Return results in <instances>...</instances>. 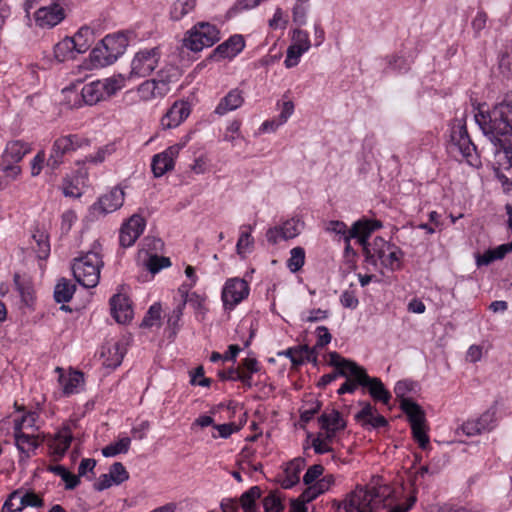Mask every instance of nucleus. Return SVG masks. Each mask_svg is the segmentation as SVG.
<instances>
[{
  "mask_svg": "<svg viewBox=\"0 0 512 512\" xmlns=\"http://www.w3.org/2000/svg\"><path fill=\"white\" fill-rule=\"evenodd\" d=\"M329 364L336 368V371L343 377H355L359 370L362 368L354 361L345 359L340 356L337 352L329 353Z\"/></svg>",
  "mask_w": 512,
  "mask_h": 512,
  "instance_id": "nucleus-35",
  "label": "nucleus"
},
{
  "mask_svg": "<svg viewBox=\"0 0 512 512\" xmlns=\"http://www.w3.org/2000/svg\"><path fill=\"white\" fill-rule=\"evenodd\" d=\"M340 302L345 308L355 309L358 304V298L353 291H344L340 296Z\"/></svg>",
  "mask_w": 512,
  "mask_h": 512,
  "instance_id": "nucleus-62",
  "label": "nucleus"
},
{
  "mask_svg": "<svg viewBox=\"0 0 512 512\" xmlns=\"http://www.w3.org/2000/svg\"><path fill=\"white\" fill-rule=\"evenodd\" d=\"M376 497L373 490L357 488L345 500L344 508L348 512H375L378 504Z\"/></svg>",
  "mask_w": 512,
  "mask_h": 512,
  "instance_id": "nucleus-15",
  "label": "nucleus"
},
{
  "mask_svg": "<svg viewBox=\"0 0 512 512\" xmlns=\"http://www.w3.org/2000/svg\"><path fill=\"white\" fill-rule=\"evenodd\" d=\"M332 439L326 438V433H319L313 440L312 446L317 454H325L331 451L330 442Z\"/></svg>",
  "mask_w": 512,
  "mask_h": 512,
  "instance_id": "nucleus-55",
  "label": "nucleus"
},
{
  "mask_svg": "<svg viewBox=\"0 0 512 512\" xmlns=\"http://www.w3.org/2000/svg\"><path fill=\"white\" fill-rule=\"evenodd\" d=\"M305 467V460L302 458H295L291 460L284 470V475L280 480L281 486L284 489H290L300 480V473Z\"/></svg>",
  "mask_w": 512,
  "mask_h": 512,
  "instance_id": "nucleus-34",
  "label": "nucleus"
},
{
  "mask_svg": "<svg viewBox=\"0 0 512 512\" xmlns=\"http://www.w3.org/2000/svg\"><path fill=\"white\" fill-rule=\"evenodd\" d=\"M109 477L114 481V485H120L129 478V473L120 462H115L109 470Z\"/></svg>",
  "mask_w": 512,
  "mask_h": 512,
  "instance_id": "nucleus-50",
  "label": "nucleus"
},
{
  "mask_svg": "<svg viewBox=\"0 0 512 512\" xmlns=\"http://www.w3.org/2000/svg\"><path fill=\"white\" fill-rule=\"evenodd\" d=\"M68 9V3L65 0H52L36 10V25L46 29L53 28L65 19Z\"/></svg>",
  "mask_w": 512,
  "mask_h": 512,
  "instance_id": "nucleus-11",
  "label": "nucleus"
},
{
  "mask_svg": "<svg viewBox=\"0 0 512 512\" xmlns=\"http://www.w3.org/2000/svg\"><path fill=\"white\" fill-rule=\"evenodd\" d=\"M244 102L242 92L238 89L231 90L225 97H223L215 109V113L220 116L227 114L230 111L236 110Z\"/></svg>",
  "mask_w": 512,
  "mask_h": 512,
  "instance_id": "nucleus-36",
  "label": "nucleus"
},
{
  "mask_svg": "<svg viewBox=\"0 0 512 512\" xmlns=\"http://www.w3.org/2000/svg\"><path fill=\"white\" fill-rule=\"evenodd\" d=\"M62 192L66 197L79 198L82 195V190L79 186V178L66 177L63 179Z\"/></svg>",
  "mask_w": 512,
  "mask_h": 512,
  "instance_id": "nucleus-48",
  "label": "nucleus"
},
{
  "mask_svg": "<svg viewBox=\"0 0 512 512\" xmlns=\"http://www.w3.org/2000/svg\"><path fill=\"white\" fill-rule=\"evenodd\" d=\"M252 226L244 225L237 241L236 249L239 255H244L253 246L254 240L251 236Z\"/></svg>",
  "mask_w": 512,
  "mask_h": 512,
  "instance_id": "nucleus-45",
  "label": "nucleus"
},
{
  "mask_svg": "<svg viewBox=\"0 0 512 512\" xmlns=\"http://www.w3.org/2000/svg\"><path fill=\"white\" fill-rule=\"evenodd\" d=\"M38 415L35 412H28L25 415H23L20 419L14 420V427H17L19 425L20 430H23L24 428H32L35 425L36 419Z\"/></svg>",
  "mask_w": 512,
  "mask_h": 512,
  "instance_id": "nucleus-60",
  "label": "nucleus"
},
{
  "mask_svg": "<svg viewBox=\"0 0 512 512\" xmlns=\"http://www.w3.org/2000/svg\"><path fill=\"white\" fill-rule=\"evenodd\" d=\"M357 382L369 388L371 397L383 404L387 405L391 399V393L384 387V384L379 378L369 377L365 369L362 367L355 376Z\"/></svg>",
  "mask_w": 512,
  "mask_h": 512,
  "instance_id": "nucleus-22",
  "label": "nucleus"
},
{
  "mask_svg": "<svg viewBox=\"0 0 512 512\" xmlns=\"http://www.w3.org/2000/svg\"><path fill=\"white\" fill-rule=\"evenodd\" d=\"M292 45L300 48L302 51L307 52L311 46L308 33L301 29L294 30L292 36Z\"/></svg>",
  "mask_w": 512,
  "mask_h": 512,
  "instance_id": "nucleus-52",
  "label": "nucleus"
},
{
  "mask_svg": "<svg viewBox=\"0 0 512 512\" xmlns=\"http://www.w3.org/2000/svg\"><path fill=\"white\" fill-rule=\"evenodd\" d=\"M287 20L284 16L282 9L277 8L272 19L269 21V26L272 29H284L286 27Z\"/></svg>",
  "mask_w": 512,
  "mask_h": 512,
  "instance_id": "nucleus-64",
  "label": "nucleus"
},
{
  "mask_svg": "<svg viewBox=\"0 0 512 512\" xmlns=\"http://www.w3.org/2000/svg\"><path fill=\"white\" fill-rule=\"evenodd\" d=\"M131 444L129 437H123L118 441L111 443L102 449V454L105 457H114L121 453H127Z\"/></svg>",
  "mask_w": 512,
  "mask_h": 512,
  "instance_id": "nucleus-44",
  "label": "nucleus"
},
{
  "mask_svg": "<svg viewBox=\"0 0 512 512\" xmlns=\"http://www.w3.org/2000/svg\"><path fill=\"white\" fill-rule=\"evenodd\" d=\"M306 1L298 0L293 8V21L298 25L306 22L307 5Z\"/></svg>",
  "mask_w": 512,
  "mask_h": 512,
  "instance_id": "nucleus-57",
  "label": "nucleus"
},
{
  "mask_svg": "<svg viewBox=\"0 0 512 512\" xmlns=\"http://www.w3.org/2000/svg\"><path fill=\"white\" fill-rule=\"evenodd\" d=\"M45 161H46L45 151L40 150L30 162L31 175L33 177H36L41 173V171L44 167Z\"/></svg>",
  "mask_w": 512,
  "mask_h": 512,
  "instance_id": "nucleus-56",
  "label": "nucleus"
},
{
  "mask_svg": "<svg viewBox=\"0 0 512 512\" xmlns=\"http://www.w3.org/2000/svg\"><path fill=\"white\" fill-rule=\"evenodd\" d=\"M400 408L407 415L410 425H422L426 423L423 409L412 399H403Z\"/></svg>",
  "mask_w": 512,
  "mask_h": 512,
  "instance_id": "nucleus-37",
  "label": "nucleus"
},
{
  "mask_svg": "<svg viewBox=\"0 0 512 512\" xmlns=\"http://www.w3.org/2000/svg\"><path fill=\"white\" fill-rule=\"evenodd\" d=\"M178 71L174 66H167L159 71L157 78L146 80L137 88V94L142 101H152L163 98L170 92V83L174 81Z\"/></svg>",
  "mask_w": 512,
  "mask_h": 512,
  "instance_id": "nucleus-5",
  "label": "nucleus"
},
{
  "mask_svg": "<svg viewBox=\"0 0 512 512\" xmlns=\"http://www.w3.org/2000/svg\"><path fill=\"white\" fill-rule=\"evenodd\" d=\"M260 496L261 490L258 486H253L243 493L240 498V505L244 512H259L255 502Z\"/></svg>",
  "mask_w": 512,
  "mask_h": 512,
  "instance_id": "nucleus-42",
  "label": "nucleus"
},
{
  "mask_svg": "<svg viewBox=\"0 0 512 512\" xmlns=\"http://www.w3.org/2000/svg\"><path fill=\"white\" fill-rule=\"evenodd\" d=\"M372 253L375 254L374 259H367L372 264H376L379 260L381 264L391 270L400 267V252L388 245L383 239H376Z\"/></svg>",
  "mask_w": 512,
  "mask_h": 512,
  "instance_id": "nucleus-21",
  "label": "nucleus"
},
{
  "mask_svg": "<svg viewBox=\"0 0 512 512\" xmlns=\"http://www.w3.org/2000/svg\"><path fill=\"white\" fill-rule=\"evenodd\" d=\"M103 265L101 246L98 243H94L90 251L73 260V276L83 287L94 288L99 283Z\"/></svg>",
  "mask_w": 512,
  "mask_h": 512,
  "instance_id": "nucleus-2",
  "label": "nucleus"
},
{
  "mask_svg": "<svg viewBox=\"0 0 512 512\" xmlns=\"http://www.w3.org/2000/svg\"><path fill=\"white\" fill-rule=\"evenodd\" d=\"M512 250V244H503L494 249H488L483 254H477L476 264L478 267L487 266L496 260L503 259Z\"/></svg>",
  "mask_w": 512,
  "mask_h": 512,
  "instance_id": "nucleus-38",
  "label": "nucleus"
},
{
  "mask_svg": "<svg viewBox=\"0 0 512 512\" xmlns=\"http://www.w3.org/2000/svg\"><path fill=\"white\" fill-rule=\"evenodd\" d=\"M42 499L34 492L17 489L10 493L2 506V512H21L25 507H41Z\"/></svg>",
  "mask_w": 512,
  "mask_h": 512,
  "instance_id": "nucleus-18",
  "label": "nucleus"
},
{
  "mask_svg": "<svg viewBox=\"0 0 512 512\" xmlns=\"http://www.w3.org/2000/svg\"><path fill=\"white\" fill-rule=\"evenodd\" d=\"M493 145L494 166L497 171V177L503 184H506L508 179L499 173V170H512V139L502 141L499 139H489Z\"/></svg>",
  "mask_w": 512,
  "mask_h": 512,
  "instance_id": "nucleus-17",
  "label": "nucleus"
},
{
  "mask_svg": "<svg viewBox=\"0 0 512 512\" xmlns=\"http://www.w3.org/2000/svg\"><path fill=\"white\" fill-rule=\"evenodd\" d=\"M218 376L223 381H241L245 387H252L250 374H245L240 367L219 371Z\"/></svg>",
  "mask_w": 512,
  "mask_h": 512,
  "instance_id": "nucleus-41",
  "label": "nucleus"
},
{
  "mask_svg": "<svg viewBox=\"0 0 512 512\" xmlns=\"http://www.w3.org/2000/svg\"><path fill=\"white\" fill-rule=\"evenodd\" d=\"M128 44L129 37L125 32L106 35L91 51L89 55L91 64L94 67H105L113 64L124 54Z\"/></svg>",
  "mask_w": 512,
  "mask_h": 512,
  "instance_id": "nucleus-3",
  "label": "nucleus"
},
{
  "mask_svg": "<svg viewBox=\"0 0 512 512\" xmlns=\"http://www.w3.org/2000/svg\"><path fill=\"white\" fill-rule=\"evenodd\" d=\"M89 43H78L70 37H65L54 46V56L59 62L73 59L77 54L84 53L88 50Z\"/></svg>",
  "mask_w": 512,
  "mask_h": 512,
  "instance_id": "nucleus-29",
  "label": "nucleus"
},
{
  "mask_svg": "<svg viewBox=\"0 0 512 512\" xmlns=\"http://www.w3.org/2000/svg\"><path fill=\"white\" fill-rule=\"evenodd\" d=\"M183 298V302L180 305L185 306V304L190 305L197 315H201L202 317L206 313L205 307V297L197 294L196 292H179Z\"/></svg>",
  "mask_w": 512,
  "mask_h": 512,
  "instance_id": "nucleus-40",
  "label": "nucleus"
},
{
  "mask_svg": "<svg viewBox=\"0 0 512 512\" xmlns=\"http://www.w3.org/2000/svg\"><path fill=\"white\" fill-rule=\"evenodd\" d=\"M411 430L413 438L418 443L419 447L423 450L427 449L429 446V436L427 434L428 427L426 423L422 425H412Z\"/></svg>",
  "mask_w": 512,
  "mask_h": 512,
  "instance_id": "nucleus-49",
  "label": "nucleus"
},
{
  "mask_svg": "<svg viewBox=\"0 0 512 512\" xmlns=\"http://www.w3.org/2000/svg\"><path fill=\"white\" fill-rule=\"evenodd\" d=\"M126 353V343L123 340L108 341L101 349L103 365L109 368L118 367Z\"/></svg>",
  "mask_w": 512,
  "mask_h": 512,
  "instance_id": "nucleus-28",
  "label": "nucleus"
},
{
  "mask_svg": "<svg viewBox=\"0 0 512 512\" xmlns=\"http://www.w3.org/2000/svg\"><path fill=\"white\" fill-rule=\"evenodd\" d=\"M84 145H88V141L76 134L57 138L52 144L49 157L46 161L47 167L52 171L57 170L63 164L66 155H70Z\"/></svg>",
  "mask_w": 512,
  "mask_h": 512,
  "instance_id": "nucleus-8",
  "label": "nucleus"
},
{
  "mask_svg": "<svg viewBox=\"0 0 512 512\" xmlns=\"http://www.w3.org/2000/svg\"><path fill=\"white\" fill-rule=\"evenodd\" d=\"M475 120L488 139H512V93L507 94L492 110L475 115Z\"/></svg>",
  "mask_w": 512,
  "mask_h": 512,
  "instance_id": "nucleus-1",
  "label": "nucleus"
},
{
  "mask_svg": "<svg viewBox=\"0 0 512 512\" xmlns=\"http://www.w3.org/2000/svg\"><path fill=\"white\" fill-rule=\"evenodd\" d=\"M413 389V383L407 380L398 381L394 387V393L400 402L403 399H408L406 394Z\"/></svg>",
  "mask_w": 512,
  "mask_h": 512,
  "instance_id": "nucleus-61",
  "label": "nucleus"
},
{
  "mask_svg": "<svg viewBox=\"0 0 512 512\" xmlns=\"http://www.w3.org/2000/svg\"><path fill=\"white\" fill-rule=\"evenodd\" d=\"M73 433L69 426L62 427L53 437L48 441L50 455L55 461L60 460L69 449Z\"/></svg>",
  "mask_w": 512,
  "mask_h": 512,
  "instance_id": "nucleus-26",
  "label": "nucleus"
},
{
  "mask_svg": "<svg viewBox=\"0 0 512 512\" xmlns=\"http://www.w3.org/2000/svg\"><path fill=\"white\" fill-rule=\"evenodd\" d=\"M451 144L450 151L455 156H461L470 165H475L476 147L472 143L466 126L461 122L454 124L451 128Z\"/></svg>",
  "mask_w": 512,
  "mask_h": 512,
  "instance_id": "nucleus-9",
  "label": "nucleus"
},
{
  "mask_svg": "<svg viewBox=\"0 0 512 512\" xmlns=\"http://www.w3.org/2000/svg\"><path fill=\"white\" fill-rule=\"evenodd\" d=\"M48 470L55 475L61 477V479L65 482V488L72 490L79 484V477L70 473L64 466L62 465H54L50 466Z\"/></svg>",
  "mask_w": 512,
  "mask_h": 512,
  "instance_id": "nucleus-43",
  "label": "nucleus"
},
{
  "mask_svg": "<svg viewBox=\"0 0 512 512\" xmlns=\"http://www.w3.org/2000/svg\"><path fill=\"white\" fill-rule=\"evenodd\" d=\"M170 264H171V262H170L169 258L153 255L148 259L146 266L152 274H156L162 268L169 267Z\"/></svg>",
  "mask_w": 512,
  "mask_h": 512,
  "instance_id": "nucleus-53",
  "label": "nucleus"
},
{
  "mask_svg": "<svg viewBox=\"0 0 512 512\" xmlns=\"http://www.w3.org/2000/svg\"><path fill=\"white\" fill-rule=\"evenodd\" d=\"M324 468L320 464H315L308 468L303 476V482L306 485L314 484L315 481L322 475Z\"/></svg>",
  "mask_w": 512,
  "mask_h": 512,
  "instance_id": "nucleus-59",
  "label": "nucleus"
},
{
  "mask_svg": "<svg viewBox=\"0 0 512 512\" xmlns=\"http://www.w3.org/2000/svg\"><path fill=\"white\" fill-rule=\"evenodd\" d=\"M31 150V145L22 140H13L6 144L3 154L0 156V172L4 174L5 178L9 180L18 178L22 170L17 163Z\"/></svg>",
  "mask_w": 512,
  "mask_h": 512,
  "instance_id": "nucleus-6",
  "label": "nucleus"
},
{
  "mask_svg": "<svg viewBox=\"0 0 512 512\" xmlns=\"http://www.w3.org/2000/svg\"><path fill=\"white\" fill-rule=\"evenodd\" d=\"M186 145V142L174 144L169 146L163 152L153 156L151 168L155 177H161L166 172L174 169L175 159L178 157L181 149Z\"/></svg>",
  "mask_w": 512,
  "mask_h": 512,
  "instance_id": "nucleus-19",
  "label": "nucleus"
},
{
  "mask_svg": "<svg viewBox=\"0 0 512 512\" xmlns=\"http://www.w3.org/2000/svg\"><path fill=\"white\" fill-rule=\"evenodd\" d=\"M111 314L113 318L121 324L127 323L132 319L133 310L129 299L123 294H116L110 299Z\"/></svg>",
  "mask_w": 512,
  "mask_h": 512,
  "instance_id": "nucleus-31",
  "label": "nucleus"
},
{
  "mask_svg": "<svg viewBox=\"0 0 512 512\" xmlns=\"http://www.w3.org/2000/svg\"><path fill=\"white\" fill-rule=\"evenodd\" d=\"M305 53L300 48L293 46L292 44L288 47L286 52V58L284 65L286 68H293L298 65L301 56Z\"/></svg>",
  "mask_w": 512,
  "mask_h": 512,
  "instance_id": "nucleus-54",
  "label": "nucleus"
},
{
  "mask_svg": "<svg viewBox=\"0 0 512 512\" xmlns=\"http://www.w3.org/2000/svg\"><path fill=\"white\" fill-rule=\"evenodd\" d=\"M304 228V222L299 217H292L281 225L271 227L266 232V239L271 244L281 240H289L298 236Z\"/></svg>",
  "mask_w": 512,
  "mask_h": 512,
  "instance_id": "nucleus-16",
  "label": "nucleus"
},
{
  "mask_svg": "<svg viewBox=\"0 0 512 512\" xmlns=\"http://www.w3.org/2000/svg\"><path fill=\"white\" fill-rule=\"evenodd\" d=\"M316 334H317V342H316L317 347L322 348V347L326 346L327 344L330 343V341L332 339V336H331L328 328L325 326H318L316 328Z\"/></svg>",
  "mask_w": 512,
  "mask_h": 512,
  "instance_id": "nucleus-63",
  "label": "nucleus"
},
{
  "mask_svg": "<svg viewBox=\"0 0 512 512\" xmlns=\"http://www.w3.org/2000/svg\"><path fill=\"white\" fill-rule=\"evenodd\" d=\"M388 68L392 71L402 72L408 69L406 60L398 55H390L386 57Z\"/></svg>",
  "mask_w": 512,
  "mask_h": 512,
  "instance_id": "nucleus-58",
  "label": "nucleus"
},
{
  "mask_svg": "<svg viewBox=\"0 0 512 512\" xmlns=\"http://www.w3.org/2000/svg\"><path fill=\"white\" fill-rule=\"evenodd\" d=\"M220 39L218 28L208 22H199L187 31L184 46L193 52L211 47Z\"/></svg>",
  "mask_w": 512,
  "mask_h": 512,
  "instance_id": "nucleus-7",
  "label": "nucleus"
},
{
  "mask_svg": "<svg viewBox=\"0 0 512 512\" xmlns=\"http://www.w3.org/2000/svg\"><path fill=\"white\" fill-rule=\"evenodd\" d=\"M263 507L265 512H282L284 510L280 497L274 492H270L263 499Z\"/></svg>",
  "mask_w": 512,
  "mask_h": 512,
  "instance_id": "nucleus-51",
  "label": "nucleus"
},
{
  "mask_svg": "<svg viewBox=\"0 0 512 512\" xmlns=\"http://www.w3.org/2000/svg\"><path fill=\"white\" fill-rule=\"evenodd\" d=\"M76 286L71 281L62 278L55 286L54 298L57 303H67L71 300Z\"/></svg>",
  "mask_w": 512,
  "mask_h": 512,
  "instance_id": "nucleus-39",
  "label": "nucleus"
},
{
  "mask_svg": "<svg viewBox=\"0 0 512 512\" xmlns=\"http://www.w3.org/2000/svg\"><path fill=\"white\" fill-rule=\"evenodd\" d=\"M305 263V251L302 247H294L290 251V258L287 261V266L291 272L299 271Z\"/></svg>",
  "mask_w": 512,
  "mask_h": 512,
  "instance_id": "nucleus-47",
  "label": "nucleus"
},
{
  "mask_svg": "<svg viewBox=\"0 0 512 512\" xmlns=\"http://www.w3.org/2000/svg\"><path fill=\"white\" fill-rule=\"evenodd\" d=\"M161 305L154 303L147 311L145 317L142 320V327H159L161 323Z\"/></svg>",
  "mask_w": 512,
  "mask_h": 512,
  "instance_id": "nucleus-46",
  "label": "nucleus"
},
{
  "mask_svg": "<svg viewBox=\"0 0 512 512\" xmlns=\"http://www.w3.org/2000/svg\"><path fill=\"white\" fill-rule=\"evenodd\" d=\"M249 285L244 279H228L222 289L221 298L225 309L232 310L249 295Z\"/></svg>",
  "mask_w": 512,
  "mask_h": 512,
  "instance_id": "nucleus-14",
  "label": "nucleus"
},
{
  "mask_svg": "<svg viewBox=\"0 0 512 512\" xmlns=\"http://www.w3.org/2000/svg\"><path fill=\"white\" fill-rule=\"evenodd\" d=\"M278 355L289 358L294 366H299L304 362H316L317 360L316 353L307 345L290 347L282 352H279Z\"/></svg>",
  "mask_w": 512,
  "mask_h": 512,
  "instance_id": "nucleus-33",
  "label": "nucleus"
},
{
  "mask_svg": "<svg viewBox=\"0 0 512 512\" xmlns=\"http://www.w3.org/2000/svg\"><path fill=\"white\" fill-rule=\"evenodd\" d=\"M191 113L190 104L186 101H176L161 119L165 129L178 127Z\"/></svg>",
  "mask_w": 512,
  "mask_h": 512,
  "instance_id": "nucleus-27",
  "label": "nucleus"
},
{
  "mask_svg": "<svg viewBox=\"0 0 512 512\" xmlns=\"http://www.w3.org/2000/svg\"><path fill=\"white\" fill-rule=\"evenodd\" d=\"M245 48L244 37L240 34L230 36L226 41L218 45L212 54L211 59L220 61L222 59H233Z\"/></svg>",
  "mask_w": 512,
  "mask_h": 512,
  "instance_id": "nucleus-23",
  "label": "nucleus"
},
{
  "mask_svg": "<svg viewBox=\"0 0 512 512\" xmlns=\"http://www.w3.org/2000/svg\"><path fill=\"white\" fill-rule=\"evenodd\" d=\"M14 440L17 449L24 454L26 458H29L34 454L40 445V441L37 436L20 430L19 425L14 427Z\"/></svg>",
  "mask_w": 512,
  "mask_h": 512,
  "instance_id": "nucleus-32",
  "label": "nucleus"
},
{
  "mask_svg": "<svg viewBox=\"0 0 512 512\" xmlns=\"http://www.w3.org/2000/svg\"><path fill=\"white\" fill-rule=\"evenodd\" d=\"M162 53L159 47L139 50L131 61L129 78L149 76L159 65Z\"/></svg>",
  "mask_w": 512,
  "mask_h": 512,
  "instance_id": "nucleus-10",
  "label": "nucleus"
},
{
  "mask_svg": "<svg viewBox=\"0 0 512 512\" xmlns=\"http://www.w3.org/2000/svg\"><path fill=\"white\" fill-rule=\"evenodd\" d=\"M55 372L58 373V382L65 396L79 393L83 389V373L79 371L65 372L60 367H56Z\"/></svg>",
  "mask_w": 512,
  "mask_h": 512,
  "instance_id": "nucleus-25",
  "label": "nucleus"
},
{
  "mask_svg": "<svg viewBox=\"0 0 512 512\" xmlns=\"http://www.w3.org/2000/svg\"><path fill=\"white\" fill-rule=\"evenodd\" d=\"M381 227V223L379 221H357L353 224V226L349 229L347 237H346V251L350 249V240L356 239L359 245H361L366 254V259H374L375 254L372 253V248L367 246V240L370 237L371 233L376 229Z\"/></svg>",
  "mask_w": 512,
  "mask_h": 512,
  "instance_id": "nucleus-13",
  "label": "nucleus"
},
{
  "mask_svg": "<svg viewBox=\"0 0 512 512\" xmlns=\"http://www.w3.org/2000/svg\"><path fill=\"white\" fill-rule=\"evenodd\" d=\"M496 425L495 411L487 410L478 418L467 420L462 425V431L467 436H475L491 431Z\"/></svg>",
  "mask_w": 512,
  "mask_h": 512,
  "instance_id": "nucleus-24",
  "label": "nucleus"
},
{
  "mask_svg": "<svg viewBox=\"0 0 512 512\" xmlns=\"http://www.w3.org/2000/svg\"><path fill=\"white\" fill-rule=\"evenodd\" d=\"M125 200V192L119 187H113L109 192L101 195L90 207L89 213L93 219H98L120 209Z\"/></svg>",
  "mask_w": 512,
  "mask_h": 512,
  "instance_id": "nucleus-12",
  "label": "nucleus"
},
{
  "mask_svg": "<svg viewBox=\"0 0 512 512\" xmlns=\"http://www.w3.org/2000/svg\"><path fill=\"white\" fill-rule=\"evenodd\" d=\"M146 227L145 219L139 214H133L125 221L119 232V242L124 248L134 245Z\"/></svg>",
  "mask_w": 512,
  "mask_h": 512,
  "instance_id": "nucleus-20",
  "label": "nucleus"
},
{
  "mask_svg": "<svg viewBox=\"0 0 512 512\" xmlns=\"http://www.w3.org/2000/svg\"><path fill=\"white\" fill-rule=\"evenodd\" d=\"M320 427L326 433V438L333 439L335 433L345 428V421L340 412L335 409L325 410L319 418Z\"/></svg>",
  "mask_w": 512,
  "mask_h": 512,
  "instance_id": "nucleus-30",
  "label": "nucleus"
},
{
  "mask_svg": "<svg viewBox=\"0 0 512 512\" xmlns=\"http://www.w3.org/2000/svg\"><path fill=\"white\" fill-rule=\"evenodd\" d=\"M125 76L118 74L103 80L92 81L85 84L81 96L85 104L94 105L121 90L125 86Z\"/></svg>",
  "mask_w": 512,
  "mask_h": 512,
  "instance_id": "nucleus-4",
  "label": "nucleus"
}]
</instances>
